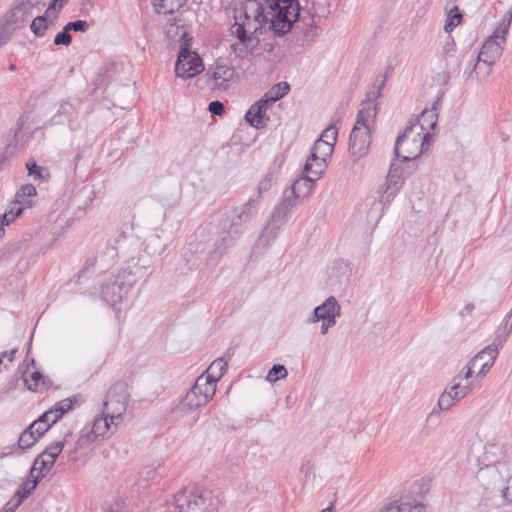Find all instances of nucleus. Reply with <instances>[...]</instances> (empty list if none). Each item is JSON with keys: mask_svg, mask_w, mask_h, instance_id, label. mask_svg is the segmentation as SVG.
Listing matches in <instances>:
<instances>
[{"mask_svg": "<svg viewBox=\"0 0 512 512\" xmlns=\"http://www.w3.org/2000/svg\"><path fill=\"white\" fill-rule=\"evenodd\" d=\"M299 16L297 0H266L265 5L257 0H246L234 11L231 33L237 41L231 49L238 58H248L259 50L257 33L269 23L277 34L290 31Z\"/></svg>", "mask_w": 512, "mask_h": 512, "instance_id": "obj_1", "label": "nucleus"}, {"mask_svg": "<svg viewBox=\"0 0 512 512\" xmlns=\"http://www.w3.org/2000/svg\"><path fill=\"white\" fill-rule=\"evenodd\" d=\"M375 118V107L370 102L362 103L349 137L348 152L355 161L365 157L369 152Z\"/></svg>", "mask_w": 512, "mask_h": 512, "instance_id": "obj_2", "label": "nucleus"}, {"mask_svg": "<svg viewBox=\"0 0 512 512\" xmlns=\"http://www.w3.org/2000/svg\"><path fill=\"white\" fill-rule=\"evenodd\" d=\"M141 269L142 267L135 265L133 268H124L108 278L101 286L103 300L110 306L120 303L138 281L139 277L137 274Z\"/></svg>", "mask_w": 512, "mask_h": 512, "instance_id": "obj_3", "label": "nucleus"}, {"mask_svg": "<svg viewBox=\"0 0 512 512\" xmlns=\"http://www.w3.org/2000/svg\"><path fill=\"white\" fill-rule=\"evenodd\" d=\"M421 128L418 126H408L403 134L398 136L394 152L402 161H411L418 158L430 145L432 135L425 133L422 135Z\"/></svg>", "mask_w": 512, "mask_h": 512, "instance_id": "obj_4", "label": "nucleus"}, {"mask_svg": "<svg viewBox=\"0 0 512 512\" xmlns=\"http://www.w3.org/2000/svg\"><path fill=\"white\" fill-rule=\"evenodd\" d=\"M174 506L178 512H212L218 509L219 500L200 489H185L174 497Z\"/></svg>", "mask_w": 512, "mask_h": 512, "instance_id": "obj_5", "label": "nucleus"}, {"mask_svg": "<svg viewBox=\"0 0 512 512\" xmlns=\"http://www.w3.org/2000/svg\"><path fill=\"white\" fill-rule=\"evenodd\" d=\"M184 30L181 35L180 49L175 64V73L182 79L193 78L204 70V65L198 53L191 50V38Z\"/></svg>", "mask_w": 512, "mask_h": 512, "instance_id": "obj_6", "label": "nucleus"}, {"mask_svg": "<svg viewBox=\"0 0 512 512\" xmlns=\"http://www.w3.org/2000/svg\"><path fill=\"white\" fill-rule=\"evenodd\" d=\"M512 20V12L509 18H503L492 32V34L483 43L479 52L480 58L484 57V62L494 64L503 53V47L506 43V36L509 32Z\"/></svg>", "mask_w": 512, "mask_h": 512, "instance_id": "obj_7", "label": "nucleus"}, {"mask_svg": "<svg viewBox=\"0 0 512 512\" xmlns=\"http://www.w3.org/2000/svg\"><path fill=\"white\" fill-rule=\"evenodd\" d=\"M129 400L128 385L119 381L113 384L106 394L103 403V415L109 416L111 421H123Z\"/></svg>", "mask_w": 512, "mask_h": 512, "instance_id": "obj_8", "label": "nucleus"}, {"mask_svg": "<svg viewBox=\"0 0 512 512\" xmlns=\"http://www.w3.org/2000/svg\"><path fill=\"white\" fill-rule=\"evenodd\" d=\"M215 392V384H210L206 376H199L181 400L179 407L182 411H194L205 406L213 398Z\"/></svg>", "mask_w": 512, "mask_h": 512, "instance_id": "obj_9", "label": "nucleus"}, {"mask_svg": "<svg viewBox=\"0 0 512 512\" xmlns=\"http://www.w3.org/2000/svg\"><path fill=\"white\" fill-rule=\"evenodd\" d=\"M498 355V348L495 345H489L477 353L462 371L473 378L476 382L482 379L490 368L494 365Z\"/></svg>", "mask_w": 512, "mask_h": 512, "instance_id": "obj_10", "label": "nucleus"}, {"mask_svg": "<svg viewBox=\"0 0 512 512\" xmlns=\"http://www.w3.org/2000/svg\"><path fill=\"white\" fill-rule=\"evenodd\" d=\"M235 68L228 63H216L205 73L209 89L226 91L236 78Z\"/></svg>", "mask_w": 512, "mask_h": 512, "instance_id": "obj_11", "label": "nucleus"}, {"mask_svg": "<svg viewBox=\"0 0 512 512\" xmlns=\"http://www.w3.org/2000/svg\"><path fill=\"white\" fill-rule=\"evenodd\" d=\"M404 184L403 169L391 164L384 183L378 188L379 200L382 204H390Z\"/></svg>", "mask_w": 512, "mask_h": 512, "instance_id": "obj_12", "label": "nucleus"}, {"mask_svg": "<svg viewBox=\"0 0 512 512\" xmlns=\"http://www.w3.org/2000/svg\"><path fill=\"white\" fill-rule=\"evenodd\" d=\"M259 206L258 197L251 195L247 202L233 210V219L231 221L228 233L238 234L239 227L248 223L255 215L256 209Z\"/></svg>", "mask_w": 512, "mask_h": 512, "instance_id": "obj_13", "label": "nucleus"}, {"mask_svg": "<svg viewBox=\"0 0 512 512\" xmlns=\"http://www.w3.org/2000/svg\"><path fill=\"white\" fill-rule=\"evenodd\" d=\"M341 315V307L334 296L328 297L322 304L314 308L307 322L315 324L320 321H336Z\"/></svg>", "mask_w": 512, "mask_h": 512, "instance_id": "obj_14", "label": "nucleus"}, {"mask_svg": "<svg viewBox=\"0 0 512 512\" xmlns=\"http://www.w3.org/2000/svg\"><path fill=\"white\" fill-rule=\"evenodd\" d=\"M475 383L476 381L473 378L461 370L453 377L447 389L451 391L456 400L460 401L473 390Z\"/></svg>", "mask_w": 512, "mask_h": 512, "instance_id": "obj_15", "label": "nucleus"}, {"mask_svg": "<svg viewBox=\"0 0 512 512\" xmlns=\"http://www.w3.org/2000/svg\"><path fill=\"white\" fill-rule=\"evenodd\" d=\"M270 105L262 98L254 103L245 115L246 121L254 128L261 129L269 121L267 110Z\"/></svg>", "mask_w": 512, "mask_h": 512, "instance_id": "obj_16", "label": "nucleus"}, {"mask_svg": "<svg viewBox=\"0 0 512 512\" xmlns=\"http://www.w3.org/2000/svg\"><path fill=\"white\" fill-rule=\"evenodd\" d=\"M315 182L316 181L312 180L311 177L307 176L306 174H302V176L293 183L291 190H285L283 195L291 196L292 199L297 201L298 205L300 201L310 195L314 188Z\"/></svg>", "mask_w": 512, "mask_h": 512, "instance_id": "obj_17", "label": "nucleus"}, {"mask_svg": "<svg viewBox=\"0 0 512 512\" xmlns=\"http://www.w3.org/2000/svg\"><path fill=\"white\" fill-rule=\"evenodd\" d=\"M440 105V100L437 99L430 109H425L418 117V119L410 123V126H418L421 128V134L425 135V133L431 134V131L435 129L437 120H438V106Z\"/></svg>", "mask_w": 512, "mask_h": 512, "instance_id": "obj_18", "label": "nucleus"}, {"mask_svg": "<svg viewBox=\"0 0 512 512\" xmlns=\"http://www.w3.org/2000/svg\"><path fill=\"white\" fill-rule=\"evenodd\" d=\"M296 206L297 201L292 199L291 196L283 195L281 202L274 207L269 220L284 227Z\"/></svg>", "mask_w": 512, "mask_h": 512, "instance_id": "obj_19", "label": "nucleus"}, {"mask_svg": "<svg viewBox=\"0 0 512 512\" xmlns=\"http://www.w3.org/2000/svg\"><path fill=\"white\" fill-rule=\"evenodd\" d=\"M187 0H152V6L158 14H169L171 17L168 19L170 26H177L178 22H181L176 16H173Z\"/></svg>", "mask_w": 512, "mask_h": 512, "instance_id": "obj_20", "label": "nucleus"}, {"mask_svg": "<svg viewBox=\"0 0 512 512\" xmlns=\"http://www.w3.org/2000/svg\"><path fill=\"white\" fill-rule=\"evenodd\" d=\"M112 419L109 416L103 415L101 417L95 418L92 427L88 428L98 439L105 438L112 435L115 431L120 421H111Z\"/></svg>", "mask_w": 512, "mask_h": 512, "instance_id": "obj_21", "label": "nucleus"}, {"mask_svg": "<svg viewBox=\"0 0 512 512\" xmlns=\"http://www.w3.org/2000/svg\"><path fill=\"white\" fill-rule=\"evenodd\" d=\"M73 402L70 398L63 399L57 402L50 410L43 413L40 417L44 419L51 427L56 423L66 412L72 408Z\"/></svg>", "mask_w": 512, "mask_h": 512, "instance_id": "obj_22", "label": "nucleus"}, {"mask_svg": "<svg viewBox=\"0 0 512 512\" xmlns=\"http://www.w3.org/2000/svg\"><path fill=\"white\" fill-rule=\"evenodd\" d=\"M328 162L308 156L303 166L302 174L311 177L312 180L318 181L325 173Z\"/></svg>", "mask_w": 512, "mask_h": 512, "instance_id": "obj_23", "label": "nucleus"}, {"mask_svg": "<svg viewBox=\"0 0 512 512\" xmlns=\"http://www.w3.org/2000/svg\"><path fill=\"white\" fill-rule=\"evenodd\" d=\"M378 512H426V508L421 503L394 501L381 507Z\"/></svg>", "mask_w": 512, "mask_h": 512, "instance_id": "obj_24", "label": "nucleus"}, {"mask_svg": "<svg viewBox=\"0 0 512 512\" xmlns=\"http://www.w3.org/2000/svg\"><path fill=\"white\" fill-rule=\"evenodd\" d=\"M28 202H24L16 199L10 205L7 211L0 215V231L3 230L5 226H8L12 222H14L27 207Z\"/></svg>", "mask_w": 512, "mask_h": 512, "instance_id": "obj_25", "label": "nucleus"}, {"mask_svg": "<svg viewBox=\"0 0 512 512\" xmlns=\"http://www.w3.org/2000/svg\"><path fill=\"white\" fill-rule=\"evenodd\" d=\"M282 229V226L268 220L259 236V244L266 248L270 247L276 241Z\"/></svg>", "mask_w": 512, "mask_h": 512, "instance_id": "obj_26", "label": "nucleus"}, {"mask_svg": "<svg viewBox=\"0 0 512 512\" xmlns=\"http://www.w3.org/2000/svg\"><path fill=\"white\" fill-rule=\"evenodd\" d=\"M228 360L224 357L214 360L204 373L200 376H206L210 384H217L227 369Z\"/></svg>", "mask_w": 512, "mask_h": 512, "instance_id": "obj_27", "label": "nucleus"}, {"mask_svg": "<svg viewBox=\"0 0 512 512\" xmlns=\"http://www.w3.org/2000/svg\"><path fill=\"white\" fill-rule=\"evenodd\" d=\"M43 0H23L11 11L12 21L14 23L24 22L31 16V9L42 3Z\"/></svg>", "mask_w": 512, "mask_h": 512, "instance_id": "obj_28", "label": "nucleus"}, {"mask_svg": "<svg viewBox=\"0 0 512 512\" xmlns=\"http://www.w3.org/2000/svg\"><path fill=\"white\" fill-rule=\"evenodd\" d=\"M98 438L86 427L81 430L80 435L75 443L74 449L71 453H79L86 450H91L94 443Z\"/></svg>", "mask_w": 512, "mask_h": 512, "instance_id": "obj_29", "label": "nucleus"}, {"mask_svg": "<svg viewBox=\"0 0 512 512\" xmlns=\"http://www.w3.org/2000/svg\"><path fill=\"white\" fill-rule=\"evenodd\" d=\"M53 463L48 460L43 454L36 457L30 470V477H35L40 480L43 478L53 467Z\"/></svg>", "mask_w": 512, "mask_h": 512, "instance_id": "obj_30", "label": "nucleus"}, {"mask_svg": "<svg viewBox=\"0 0 512 512\" xmlns=\"http://www.w3.org/2000/svg\"><path fill=\"white\" fill-rule=\"evenodd\" d=\"M289 85L286 82L278 83L269 89L262 97L269 105H272L282 97H284L289 91Z\"/></svg>", "mask_w": 512, "mask_h": 512, "instance_id": "obj_31", "label": "nucleus"}, {"mask_svg": "<svg viewBox=\"0 0 512 512\" xmlns=\"http://www.w3.org/2000/svg\"><path fill=\"white\" fill-rule=\"evenodd\" d=\"M333 151H334V147L331 146L330 144L323 143V141L316 140L311 149L310 156L328 162V160L330 159V157L333 154Z\"/></svg>", "mask_w": 512, "mask_h": 512, "instance_id": "obj_32", "label": "nucleus"}, {"mask_svg": "<svg viewBox=\"0 0 512 512\" xmlns=\"http://www.w3.org/2000/svg\"><path fill=\"white\" fill-rule=\"evenodd\" d=\"M492 66L493 64H487L484 62V57H481L480 59V55L478 54L472 74H474L477 80H484L490 75Z\"/></svg>", "mask_w": 512, "mask_h": 512, "instance_id": "obj_33", "label": "nucleus"}, {"mask_svg": "<svg viewBox=\"0 0 512 512\" xmlns=\"http://www.w3.org/2000/svg\"><path fill=\"white\" fill-rule=\"evenodd\" d=\"M22 377L25 385L31 391H37L39 386L43 384V376L38 371H25Z\"/></svg>", "mask_w": 512, "mask_h": 512, "instance_id": "obj_34", "label": "nucleus"}, {"mask_svg": "<svg viewBox=\"0 0 512 512\" xmlns=\"http://www.w3.org/2000/svg\"><path fill=\"white\" fill-rule=\"evenodd\" d=\"M67 436L68 435H66L63 440L51 443L49 446L46 447V449L41 454H43L48 460H50L54 464L58 455L64 448Z\"/></svg>", "mask_w": 512, "mask_h": 512, "instance_id": "obj_35", "label": "nucleus"}, {"mask_svg": "<svg viewBox=\"0 0 512 512\" xmlns=\"http://www.w3.org/2000/svg\"><path fill=\"white\" fill-rule=\"evenodd\" d=\"M39 480L35 477H31L27 479L21 487L17 490V492L14 494L15 497H17L21 502L26 499L31 492L36 488Z\"/></svg>", "mask_w": 512, "mask_h": 512, "instance_id": "obj_36", "label": "nucleus"}, {"mask_svg": "<svg viewBox=\"0 0 512 512\" xmlns=\"http://www.w3.org/2000/svg\"><path fill=\"white\" fill-rule=\"evenodd\" d=\"M37 441H38V437L28 427L19 436L18 448L21 450L29 449L32 446H34Z\"/></svg>", "mask_w": 512, "mask_h": 512, "instance_id": "obj_37", "label": "nucleus"}, {"mask_svg": "<svg viewBox=\"0 0 512 512\" xmlns=\"http://www.w3.org/2000/svg\"><path fill=\"white\" fill-rule=\"evenodd\" d=\"M458 402L456 398H454V395L449 391L447 388L442 392L440 395L437 406L442 411H448L450 408H452L455 403Z\"/></svg>", "mask_w": 512, "mask_h": 512, "instance_id": "obj_38", "label": "nucleus"}, {"mask_svg": "<svg viewBox=\"0 0 512 512\" xmlns=\"http://www.w3.org/2000/svg\"><path fill=\"white\" fill-rule=\"evenodd\" d=\"M337 136H338V127L336 125L332 124L323 130V132L318 140L323 141V143L330 144L331 146L334 147L336 144V141H337Z\"/></svg>", "mask_w": 512, "mask_h": 512, "instance_id": "obj_39", "label": "nucleus"}, {"mask_svg": "<svg viewBox=\"0 0 512 512\" xmlns=\"http://www.w3.org/2000/svg\"><path fill=\"white\" fill-rule=\"evenodd\" d=\"M31 31L38 37H41L45 34V31L48 28L47 18L46 16H37L33 19L30 25Z\"/></svg>", "mask_w": 512, "mask_h": 512, "instance_id": "obj_40", "label": "nucleus"}, {"mask_svg": "<svg viewBox=\"0 0 512 512\" xmlns=\"http://www.w3.org/2000/svg\"><path fill=\"white\" fill-rule=\"evenodd\" d=\"M462 15L459 12V9L457 7H454L450 10L448 13V17L445 24V31L451 32L456 26H458L461 22Z\"/></svg>", "mask_w": 512, "mask_h": 512, "instance_id": "obj_41", "label": "nucleus"}, {"mask_svg": "<svg viewBox=\"0 0 512 512\" xmlns=\"http://www.w3.org/2000/svg\"><path fill=\"white\" fill-rule=\"evenodd\" d=\"M72 104L68 101H63L58 109V112L52 117V124H60L63 121V118L70 115L72 112Z\"/></svg>", "mask_w": 512, "mask_h": 512, "instance_id": "obj_42", "label": "nucleus"}, {"mask_svg": "<svg viewBox=\"0 0 512 512\" xmlns=\"http://www.w3.org/2000/svg\"><path fill=\"white\" fill-rule=\"evenodd\" d=\"M287 375H288V372H287V369L285 368V366L277 364V365H274L269 370V372H268V374L266 376V380L268 382L273 383V382H276L279 379L286 378Z\"/></svg>", "mask_w": 512, "mask_h": 512, "instance_id": "obj_43", "label": "nucleus"}, {"mask_svg": "<svg viewBox=\"0 0 512 512\" xmlns=\"http://www.w3.org/2000/svg\"><path fill=\"white\" fill-rule=\"evenodd\" d=\"M272 186V174L268 173L266 174L257 184L256 192L252 195H255V197H258V203L260 204V200L262 197V194L267 192Z\"/></svg>", "mask_w": 512, "mask_h": 512, "instance_id": "obj_44", "label": "nucleus"}, {"mask_svg": "<svg viewBox=\"0 0 512 512\" xmlns=\"http://www.w3.org/2000/svg\"><path fill=\"white\" fill-rule=\"evenodd\" d=\"M30 430L33 431V433L38 437V439L40 437H42L45 432L48 431V429L50 428V426L47 424V422L42 419L41 417H39L37 420H35L30 426H29Z\"/></svg>", "mask_w": 512, "mask_h": 512, "instance_id": "obj_45", "label": "nucleus"}, {"mask_svg": "<svg viewBox=\"0 0 512 512\" xmlns=\"http://www.w3.org/2000/svg\"><path fill=\"white\" fill-rule=\"evenodd\" d=\"M511 332H512V309L508 312V314L506 315V317L504 319V327L502 330V334H499L497 336V340L499 341L500 337L503 336L501 342H504L507 339V337L510 335Z\"/></svg>", "mask_w": 512, "mask_h": 512, "instance_id": "obj_46", "label": "nucleus"}, {"mask_svg": "<svg viewBox=\"0 0 512 512\" xmlns=\"http://www.w3.org/2000/svg\"><path fill=\"white\" fill-rule=\"evenodd\" d=\"M26 167L29 175L32 176L34 179L41 180L44 178V168L38 166L34 161L28 162L26 164Z\"/></svg>", "mask_w": 512, "mask_h": 512, "instance_id": "obj_47", "label": "nucleus"}, {"mask_svg": "<svg viewBox=\"0 0 512 512\" xmlns=\"http://www.w3.org/2000/svg\"><path fill=\"white\" fill-rule=\"evenodd\" d=\"M66 31L86 32L89 29V24L84 20H76L69 22L66 25Z\"/></svg>", "mask_w": 512, "mask_h": 512, "instance_id": "obj_48", "label": "nucleus"}, {"mask_svg": "<svg viewBox=\"0 0 512 512\" xmlns=\"http://www.w3.org/2000/svg\"><path fill=\"white\" fill-rule=\"evenodd\" d=\"M71 43V35L69 31H66V26H64L63 31L59 32L54 38L55 45H65L68 46Z\"/></svg>", "mask_w": 512, "mask_h": 512, "instance_id": "obj_49", "label": "nucleus"}, {"mask_svg": "<svg viewBox=\"0 0 512 512\" xmlns=\"http://www.w3.org/2000/svg\"><path fill=\"white\" fill-rule=\"evenodd\" d=\"M36 195V188L32 184L23 185L16 194V199L20 200L21 197H32Z\"/></svg>", "mask_w": 512, "mask_h": 512, "instance_id": "obj_50", "label": "nucleus"}, {"mask_svg": "<svg viewBox=\"0 0 512 512\" xmlns=\"http://www.w3.org/2000/svg\"><path fill=\"white\" fill-rule=\"evenodd\" d=\"M208 110L213 115H221L224 112V105L220 101H212L209 103Z\"/></svg>", "mask_w": 512, "mask_h": 512, "instance_id": "obj_51", "label": "nucleus"}, {"mask_svg": "<svg viewBox=\"0 0 512 512\" xmlns=\"http://www.w3.org/2000/svg\"><path fill=\"white\" fill-rule=\"evenodd\" d=\"M21 503L22 502L17 497L14 496L10 501H8L5 504L1 512H15Z\"/></svg>", "mask_w": 512, "mask_h": 512, "instance_id": "obj_52", "label": "nucleus"}, {"mask_svg": "<svg viewBox=\"0 0 512 512\" xmlns=\"http://www.w3.org/2000/svg\"><path fill=\"white\" fill-rule=\"evenodd\" d=\"M68 0H52L45 14L49 15L52 10H60Z\"/></svg>", "mask_w": 512, "mask_h": 512, "instance_id": "obj_53", "label": "nucleus"}, {"mask_svg": "<svg viewBox=\"0 0 512 512\" xmlns=\"http://www.w3.org/2000/svg\"><path fill=\"white\" fill-rule=\"evenodd\" d=\"M320 322H321L320 333L322 335H326L328 333V330L336 325V321H320Z\"/></svg>", "mask_w": 512, "mask_h": 512, "instance_id": "obj_54", "label": "nucleus"}, {"mask_svg": "<svg viewBox=\"0 0 512 512\" xmlns=\"http://www.w3.org/2000/svg\"><path fill=\"white\" fill-rule=\"evenodd\" d=\"M16 349H12L10 351H4L2 353H0V359H1V363L3 362V360L6 358L8 361H13L14 360V356H15V353H16Z\"/></svg>", "mask_w": 512, "mask_h": 512, "instance_id": "obj_55", "label": "nucleus"}, {"mask_svg": "<svg viewBox=\"0 0 512 512\" xmlns=\"http://www.w3.org/2000/svg\"><path fill=\"white\" fill-rule=\"evenodd\" d=\"M474 304L468 303L464 306V308L460 312L461 317L470 316L474 310Z\"/></svg>", "mask_w": 512, "mask_h": 512, "instance_id": "obj_56", "label": "nucleus"}, {"mask_svg": "<svg viewBox=\"0 0 512 512\" xmlns=\"http://www.w3.org/2000/svg\"><path fill=\"white\" fill-rule=\"evenodd\" d=\"M384 86H385V80H382L377 88V93H376L377 98L381 96V90L383 89Z\"/></svg>", "mask_w": 512, "mask_h": 512, "instance_id": "obj_57", "label": "nucleus"}, {"mask_svg": "<svg viewBox=\"0 0 512 512\" xmlns=\"http://www.w3.org/2000/svg\"><path fill=\"white\" fill-rule=\"evenodd\" d=\"M319 512H332V509H331V507H327V508L320 510Z\"/></svg>", "mask_w": 512, "mask_h": 512, "instance_id": "obj_58", "label": "nucleus"}, {"mask_svg": "<svg viewBox=\"0 0 512 512\" xmlns=\"http://www.w3.org/2000/svg\"><path fill=\"white\" fill-rule=\"evenodd\" d=\"M9 70L10 71H14L15 70V65L14 64H11L10 67H9Z\"/></svg>", "mask_w": 512, "mask_h": 512, "instance_id": "obj_59", "label": "nucleus"}, {"mask_svg": "<svg viewBox=\"0 0 512 512\" xmlns=\"http://www.w3.org/2000/svg\"><path fill=\"white\" fill-rule=\"evenodd\" d=\"M4 44V41L2 39V36L0 35V47Z\"/></svg>", "mask_w": 512, "mask_h": 512, "instance_id": "obj_60", "label": "nucleus"}, {"mask_svg": "<svg viewBox=\"0 0 512 512\" xmlns=\"http://www.w3.org/2000/svg\"><path fill=\"white\" fill-rule=\"evenodd\" d=\"M490 449H498V450H501V448H499V447H497V446H494V445H492V446L490 447Z\"/></svg>", "mask_w": 512, "mask_h": 512, "instance_id": "obj_61", "label": "nucleus"}, {"mask_svg": "<svg viewBox=\"0 0 512 512\" xmlns=\"http://www.w3.org/2000/svg\"><path fill=\"white\" fill-rule=\"evenodd\" d=\"M147 474H154L153 470L147 472Z\"/></svg>", "mask_w": 512, "mask_h": 512, "instance_id": "obj_62", "label": "nucleus"}]
</instances>
